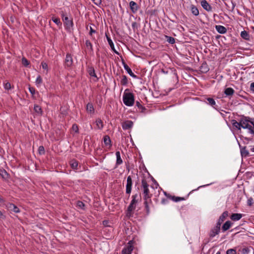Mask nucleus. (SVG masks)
<instances>
[{
  "label": "nucleus",
  "instance_id": "1",
  "mask_svg": "<svg viewBox=\"0 0 254 254\" xmlns=\"http://www.w3.org/2000/svg\"><path fill=\"white\" fill-rule=\"evenodd\" d=\"M129 89H127L125 90L123 95V102L127 106H131L134 103V97L133 94L130 92H127Z\"/></svg>",
  "mask_w": 254,
  "mask_h": 254
},
{
  "label": "nucleus",
  "instance_id": "2",
  "mask_svg": "<svg viewBox=\"0 0 254 254\" xmlns=\"http://www.w3.org/2000/svg\"><path fill=\"white\" fill-rule=\"evenodd\" d=\"M142 189V193L143 195L144 199H149L150 202H152L151 197L152 194L150 193L148 189L149 185L145 178H143L141 181V186Z\"/></svg>",
  "mask_w": 254,
  "mask_h": 254
},
{
  "label": "nucleus",
  "instance_id": "3",
  "mask_svg": "<svg viewBox=\"0 0 254 254\" xmlns=\"http://www.w3.org/2000/svg\"><path fill=\"white\" fill-rule=\"evenodd\" d=\"M251 122V119L249 117L243 116L240 120V129L241 127L246 128L250 125L249 123Z\"/></svg>",
  "mask_w": 254,
  "mask_h": 254
},
{
  "label": "nucleus",
  "instance_id": "4",
  "mask_svg": "<svg viewBox=\"0 0 254 254\" xmlns=\"http://www.w3.org/2000/svg\"><path fill=\"white\" fill-rule=\"evenodd\" d=\"M132 179L130 176H129L127 177V185H126V193L129 195H130L131 190H132Z\"/></svg>",
  "mask_w": 254,
  "mask_h": 254
},
{
  "label": "nucleus",
  "instance_id": "5",
  "mask_svg": "<svg viewBox=\"0 0 254 254\" xmlns=\"http://www.w3.org/2000/svg\"><path fill=\"white\" fill-rule=\"evenodd\" d=\"M5 205L7 209L9 211H13L15 213L20 212V209L13 203H7Z\"/></svg>",
  "mask_w": 254,
  "mask_h": 254
},
{
  "label": "nucleus",
  "instance_id": "6",
  "mask_svg": "<svg viewBox=\"0 0 254 254\" xmlns=\"http://www.w3.org/2000/svg\"><path fill=\"white\" fill-rule=\"evenodd\" d=\"M63 20L64 24H66V28L69 29L73 26V22L72 20L69 19L67 16L63 15Z\"/></svg>",
  "mask_w": 254,
  "mask_h": 254
},
{
  "label": "nucleus",
  "instance_id": "7",
  "mask_svg": "<svg viewBox=\"0 0 254 254\" xmlns=\"http://www.w3.org/2000/svg\"><path fill=\"white\" fill-rule=\"evenodd\" d=\"M220 228L216 225L214 227L211 229L209 233V237L210 238H212L216 235H218L220 232Z\"/></svg>",
  "mask_w": 254,
  "mask_h": 254
},
{
  "label": "nucleus",
  "instance_id": "8",
  "mask_svg": "<svg viewBox=\"0 0 254 254\" xmlns=\"http://www.w3.org/2000/svg\"><path fill=\"white\" fill-rule=\"evenodd\" d=\"M228 215V213L227 211H224L222 215L219 217V218L217 221L216 224V226L219 227L220 228L221 225L222 223L224 221L226 217H227Z\"/></svg>",
  "mask_w": 254,
  "mask_h": 254
},
{
  "label": "nucleus",
  "instance_id": "9",
  "mask_svg": "<svg viewBox=\"0 0 254 254\" xmlns=\"http://www.w3.org/2000/svg\"><path fill=\"white\" fill-rule=\"evenodd\" d=\"M133 122L131 121H126L122 123V127L124 129H129L133 126Z\"/></svg>",
  "mask_w": 254,
  "mask_h": 254
},
{
  "label": "nucleus",
  "instance_id": "10",
  "mask_svg": "<svg viewBox=\"0 0 254 254\" xmlns=\"http://www.w3.org/2000/svg\"><path fill=\"white\" fill-rule=\"evenodd\" d=\"M202 7L207 11L212 10V7L206 0H202L200 2Z\"/></svg>",
  "mask_w": 254,
  "mask_h": 254
},
{
  "label": "nucleus",
  "instance_id": "11",
  "mask_svg": "<svg viewBox=\"0 0 254 254\" xmlns=\"http://www.w3.org/2000/svg\"><path fill=\"white\" fill-rule=\"evenodd\" d=\"M136 206L131 203H130L127 209V216L129 217L132 216L133 211L135 209Z\"/></svg>",
  "mask_w": 254,
  "mask_h": 254
},
{
  "label": "nucleus",
  "instance_id": "12",
  "mask_svg": "<svg viewBox=\"0 0 254 254\" xmlns=\"http://www.w3.org/2000/svg\"><path fill=\"white\" fill-rule=\"evenodd\" d=\"M122 64L124 65L125 69L127 70V72L129 74V75L132 77L136 78V76L132 72L131 69L126 64L123 59H122Z\"/></svg>",
  "mask_w": 254,
  "mask_h": 254
},
{
  "label": "nucleus",
  "instance_id": "13",
  "mask_svg": "<svg viewBox=\"0 0 254 254\" xmlns=\"http://www.w3.org/2000/svg\"><path fill=\"white\" fill-rule=\"evenodd\" d=\"M129 7L132 12L134 13L137 12L139 8L137 4L133 1L129 2Z\"/></svg>",
  "mask_w": 254,
  "mask_h": 254
},
{
  "label": "nucleus",
  "instance_id": "14",
  "mask_svg": "<svg viewBox=\"0 0 254 254\" xmlns=\"http://www.w3.org/2000/svg\"><path fill=\"white\" fill-rule=\"evenodd\" d=\"M72 63L73 61L71 56L70 54H67L65 59V64L66 66L70 67L72 64Z\"/></svg>",
  "mask_w": 254,
  "mask_h": 254
},
{
  "label": "nucleus",
  "instance_id": "15",
  "mask_svg": "<svg viewBox=\"0 0 254 254\" xmlns=\"http://www.w3.org/2000/svg\"><path fill=\"white\" fill-rule=\"evenodd\" d=\"M106 38H107V40L108 42V43L111 47V48L112 49V50L117 54H118L119 55V53L118 52H117L115 49V47H114V43L112 41V40H111V39L110 38V37H109V36L106 33Z\"/></svg>",
  "mask_w": 254,
  "mask_h": 254
},
{
  "label": "nucleus",
  "instance_id": "16",
  "mask_svg": "<svg viewBox=\"0 0 254 254\" xmlns=\"http://www.w3.org/2000/svg\"><path fill=\"white\" fill-rule=\"evenodd\" d=\"M209 68L208 67V66L207 64L206 63H203L200 67V71L202 73H206L209 71Z\"/></svg>",
  "mask_w": 254,
  "mask_h": 254
},
{
  "label": "nucleus",
  "instance_id": "17",
  "mask_svg": "<svg viewBox=\"0 0 254 254\" xmlns=\"http://www.w3.org/2000/svg\"><path fill=\"white\" fill-rule=\"evenodd\" d=\"M215 29L220 34H225L227 32V29L222 25H216Z\"/></svg>",
  "mask_w": 254,
  "mask_h": 254
},
{
  "label": "nucleus",
  "instance_id": "18",
  "mask_svg": "<svg viewBox=\"0 0 254 254\" xmlns=\"http://www.w3.org/2000/svg\"><path fill=\"white\" fill-rule=\"evenodd\" d=\"M165 195L169 198L171 199L172 200L175 202H178L181 200H185L184 197H179V196H172L170 194L167 195L166 192H165Z\"/></svg>",
  "mask_w": 254,
  "mask_h": 254
},
{
  "label": "nucleus",
  "instance_id": "19",
  "mask_svg": "<svg viewBox=\"0 0 254 254\" xmlns=\"http://www.w3.org/2000/svg\"><path fill=\"white\" fill-rule=\"evenodd\" d=\"M240 147L241 154L242 156L244 157L248 156L249 155V152L247 150L246 147V146L241 147L240 145Z\"/></svg>",
  "mask_w": 254,
  "mask_h": 254
},
{
  "label": "nucleus",
  "instance_id": "20",
  "mask_svg": "<svg viewBox=\"0 0 254 254\" xmlns=\"http://www.w3.org/2000/svg\"><path fill=\"white\" fill-rule=\"evenodd\" d=\"M242 217V214L240 213H233L230 218L233 221H238L241 219V218Z\"/></svg>",
  "mask_w": 254,
  "mask_h": 254
},
{
  "label": "nucleus",
  "instance_id": "21",
  "mask_svg": "<svg viewBox=\"0 0 254 254\" xmlns=\"http://www.w3.org/2000/svg\"><path fill=\"white\" fill-rule=\"evenodd\" d=\"M232 223L230 221H226L222 226V231L223 232H225L228 230L231 226Z\"/></svg>",
  "mask_w": 254,
  "mask_h": 254
},
{
  "label": "nucleus",
  "instance_id": "22",
  "mask_svg": "<svg viewBox=\"0 0 254 254\" xmlns=\"http://www.w3.org/2000/svg\"><path fill=\"white\" fill-rule=\"evenodd\" d=\"M206 100L207 101V103L209 105L211 106L214 109H217V107H216L217 105H216V102H215V100H214V99L209 97V98H207Z\"/></svg>",
  "mask_w": 254,
  "mask_h": 254
},
{
  "label": "nucleus",
  "instance_id": "23",
  "mask_svg": "<svg viewBox=\"0 0 254 254\" xmlns=\"http://www.w3.org/2000/svg\"><path fill=\"white\" fill-rule=\"evenodd\" d=\"M86 111L88 113L93 114L94 113V108L93 105L91 103H88L86 105Z\"/></svg>",
  "mask_w": 254,
  "mask_h": 254
},
{
  "label": "nucleus",
  "instance_id": "24",
  "mask_svg": "<svg viewBox=\"0 0 254 254\" xmlns=\"http://www.w3.org/2000/svg\"><path fill=\"white\" fill-rule=\"evenodd\" d=\"M116 155L117 157L116 165H119L123 163V160L121 157L120 151H117L116 152Z\"/></svg>",
  "mask_w": 254,
  "mask_h": 254
},
{
  "label": "nucleus",
  "instance_id": "25",
  "mask_svg": "<svg viewBox=\"0 0 254 254\" xmlns=\"http://www.w3.org/2000/svg\"><path fill=\"white\" fill-rule=\"evenodd\" d=\"M234 90L233 88L229 87L225 89L224 93L227 96H231L234 94Z\"/></svg>",
  "mask_w": 254,
  "mask_h": 254
},
{
  "label": "nucleus",
  "instance_id": "26",
  "mask_svg": "<svg viewBox=\"0 0 254 254\" xmlns=\"http://www.w3.org/2000/svg\"><path fill=\"white\" fill-rule=\"evenodd\" d=\"M0 175L4 180H6L8 178V173L4 169H0Z\"/></svg>",
  "mask_w": 254,
  "mask_h": 254
},
{
  "label": "nucleus",
  "instance_id": "27",
  "mask_svg": "<svg viewBox=\"0 0 254 254\" xmlns=\"http://www.w3.org/2000/svg\"><path fill=\"white\" fill-rule=\"evenodd\" d=\"M87 71L89 73V74L91 76L96 77L95 72V69L93 67L90 66L88 67Z\"/></svg>",
  "mask_w": 254,
  "mask_h": 254
},
{
  "label": "nucleus",
  "instance_id": "28",
  "mask_svg": "<svg viewBox=\"0 0 254 254\" xmlns=\"http://www.w3.org/2000/svg\"><path fill=\"white\" fill-rule=\"evenodd\" d=\"M144 200H145L144 204L145 205V209L146 211V213L147 214H148L150 212L149 207L148 204L150 202H149V199H144Z\"/></svg>",
  "mask_w": 254,
  "mask_h": 254
},
{
  "label": "nucleus",
  "instance_id": "29",
  "mask_svg": "<svg viewBox=\"0 0 254 254\" xmlns=\"http://www.w3.org/2000/svg\"><path fill=\"white\" fill-rule=\"evenodd\" d=\"M96 126L98 129H102L103 127V123L102 121L98 119L96 121Z\"/></svg>",
  "mask_w": 254,
  "mask_h": 254
},
{
  "label": "nucleus",
  "instance_id": "30",
  "mask_svg": "<svg viewBox=\"0 0 254 254\" xmlns=\"http://www.w3.org/2000/svg\"><path fill=\"white\" fill-rule=\"evenodd\" d=\"M241 37L245 39V40H249L250 38V35L246 31L244 30L241 32Z\"/></svg>",
  "mask_w": 254,
  "mask_h": 254
},
{
  "label": "nucleus",
  "instance_id": "31",
  "mask_svg": "<svg viewBox=\"0 0 254 254\" xmlns=\"http://www.w3.org/2000/svg\"><path fill=\"white\" fill-rule=\"evenodd\" d=\"M138 197V195L137 193H136V194L132 195V200H131L130 203H131L132 204H133L134 205H136V204L138 202V199H137V198Z\"/></svg>",
  "mask_w": 254,
  "mask_h": 254
},
{
  "label": "nucleus",
  "instance_id": "32",
  "mask_svg": "<svg viewBox=\"0 0 254 254\" xmlns=\"http://www.w3.org/2000/svg\"><path fill=\"white\" fill-rule=\"evenodd\" d=\"M191 11L192 13L195 16H197L199 14V10L196 7L192 5L191 7Z\"/></svg>",
  "mask_w": 254,
  "mask_h": 254
},
{
  "label": "nucleus",
  "instance_id": "33",
  "mask_svg": "<svg viewBox=\"0 0 254 254\" xmlns=\"http://www.w3.org/2000/svg\"><path fill=\"white\" fill-rule=\"evenodd\" d=\"M231 123L233 127H235L238 129L240 130V121L238 122L237 121L235 120H232Z\"/></svg>",
  "mask_w": 254,
  "mask_h": 254
},
{
  "label": "nucleus",
  "instance_id": "34",
  "mask_svg": "<svg viewBox=\"0 0 254 254\" xmlns=\"http://www.w3.org/2000/svg\"><path fill=\"white\" fill-rule=\"evenodd\" d=\"M70 165L71 167L73 169L75 170V169H77L78 163L76 160H71L70 162Z\"/></svg>",
  "mask_w": 254,
  "mask_h": 254
},
{
  "label": "nucleus",
  "instance_id": "35",
  "mask_svg": "<svg viewBox=\"0 0 254 254\" xmlns=\"http://www.w3.org/2000/svg\"><path fill=\"white\" fill-rule=\"evenodd\" d=\"M21 63L22 65L25 67H27L30 64V62L25 57L22 58Z\"/></svg>",
  "mask_w": 254,
  "mask_h": 254
},
{
  "label": "nucleus",
  "instance_id": "36",
  "mask_svg": "<svg viewBox=\"0 0 254 254\" xmlns=\"http://www.w3.org/2000/svg\"><path fill=\"white\" fill-rule=\"evenodd\" d=\"M104 142L106 145L111 144V141L109 136L106 135L104 137Z\"/></svg>",
  "mask_w": 254,
  "mask_h": 254
},
{
  "label": "nucleus",
  "instance_id": "37",
  "mask_svg": "<svg viewBox=\"0 0 254 254\" xmlns=\"http://www.w3.org/2000/svg\"><path fill=\"white\" fill-rule=\"evenodd\" d=\"M122 77L123 78L121 81V84L122 85H126L128 83L127 77L125 75H123Z\"/></svg>",
  "mask_w": 254,
  "mask_h": 254
},
{
  "label": "nucleus",
  "instance_id": "38",
  "mask_svg": "<svg viewBox=\"0 0 254 254\" xmlns=\"http://www.w3.org/2000/svg\"><path fill=\"white\" fill-rule=\"evenodd\" d=\"M29 90L30 92L31 93L32 97L33 98H35L36 97L35 96V95L36 94V91H35V88L33 87H31L29 86Z\"/></svg>",
  "mask_w": 254,
  "mask_h": 254
},
{
  "label": "nucleus",
  "instance_id": "39",
  "mask_svg": "<svg viewBox=\"0 0 254 254\" xmlns=\"http://www.w3.org/2000/svg\"><path fill=\"white\" fill-rule=\"evenodd\" d=\"M166 38L167 39V41L170 44H174L175 42V39L172 37H170L168 36H166Z\"/></svg>",
  "mask_w": 254,
  "mask_h": 254
},
{
  "label": "nucleus",
  "instance_id": "40",
  "mask_svg": "<svg viewBox=\"0 0 254 254\" xmlns=\"http://www.w3.org/2000/svg\"><path fill=\"white\" fill-rule=\"evenodd\" d=\"M136 106L139 109H141V112H144L146 110L145 108L143 107L138 101L136 102Z\"/></svg>",
  "mask_w": 254,
  "mask_h": 254
},
{
  "label": "nucleus",
  "instance_id": "41",
  "mask_svg": "<svg viewBox=\"0 0 254 254\" xmlns=\"http://www.w3.org/2000/svg\"><path fill=\"white\" fill-rule=\"evenodd\" d=\"M86 47L89 49L91 51H93L92 45L89 40H86L85 42Z\"/></svg>",
  "mask_w": 254,
  "mask_h": 254
},
{
  "label": "nucleus",
  "instance_id": "42",
  "mask_svg": "<svg viewBox=\"0 0 254 254\" xmlns=\"http://www.w3.org/2000/svg\"><path fill=\"white\" fill-rule=\"evenodd\" d=\"M123 250H126V253L131 254V252L133 250L132 247L130 245L128 246L127 248L123 249Z\"/></svg>",
  "mask_w": 254,
  "mask_h": 254
},
{
  "label": "nucleus",
  "instance_id": "43",
  "mask_svg": "<svg viewBox=\"0 0 254 254\" xmlns=\"http://www.w3.org/2000/svg\"><path fill=\"white\" fill-rule=\"evenodd\" d=\"M247 204H248V205L249 206H253V205L254 204V199L252 197H250L248 199Z\"/></svg>",
  "mask_w": 254,
  "mask_h": 254
},
{
  "label": "nucleus",
  "instance_id": "44",
  "mask_svg": "<svg viewBox=\"0 0 254 254\" xmlns=\"http://www.w3.org/2000/svg\"><path fill=\"white\" fill-rule=\"evenodd\" d=\"M38 152L40 154H44L45 153V149L43 146H40L38 149Z\"/></svg>",
  "mask_w": 254,
  "mask_h": 254
},
{
  "label": "nucleus",
  "instance_id": "45",
  "mask_svg": "<svg viewBox=\"0 0 254 254\" xmlns=\"http://www.w3.org/2000/svg\"><path fill=\"white\" fill-rule=\"evenodd\" d=\"M246 128H248L249 129V132L250 133H251L253 135L254 134V129L251 125H249L248 126V127H247Z\"/></svg>",
  "mask_w": 254,
  "mask_h": 254
},
{
  "label": "nucleus",
  "instance_id": "46",
  "mask_svg": "<svg viewBox=\"0 0 254 254\" xmlns=\"http://www.w3.org/2000/svg\"><path fill=\"white\" fill-rule=\"evenodd\" d=\"M226 254H236V251L234 249H229L227 251Z\"/></svg>",
  "mask_w": 254,
  "mask_h": 254
},
{
  "label": "nucleus",
  "instance_id": "47",
  "mask_svg": "<svg viewBox=\"0 0 254 254\" xmlns=\"http://www.w3.org/2000/svg\"><path fill=\"white\" fill-rule=\"evenodd\" d=\"M77 205L79 208H81V209H84V207L85 206L84 203L81 201H78L77 202Z\"/></svg>",
  "mask_w": 254,
  "mask_h": 254
},
{
  "label": "nucleus",
  "instance_id": "48",
  "mask_svg": "<svg viewBox=\"0 0 254 254\" xmlns=\"http://www.w3.org/2000/svg\"><path fill=\"white\" fill-rule=\"evenodd\" d=\"M4 87L6 90H9L11 88V84L9 82H7L4 85Z\"/></svg>",
  "mask_w": 254,
  "mask_h": 254
},
{
  "label": "nucleus",
  "instance_id": "49",
  "mask_svg": "<svg viewBox=\"0 0 254 254\" xmlns=\"http://www.w3.org/2000/svg\"><path fill=\"white\" fill-rule=\"evenodd\" d=\"M72 129L75 132H78V127L76 124H73L72 125Z\"/></svg>",
  "mask_w": 254,
  "mask_h": 254
},
{
  "label": "nucleus",
  "instance_id": "50",
  "mask_svg": "<svg viewBox=\"0 0 254 254\" xmlns=\"http://www.w3.org/2000/svg\"><path fill=\"white\" fill-rule=\"evenodd\" d=\"M42 79L41 77L39 75L37 77V78L36 79V83L37 84H40L42 83Z\"/></svg>",
  "mask_w": 254,
  "mask_h": 254
},
{
  "label": "nucleus",
  "instance_id": "51",
  "mask_svg": "<svg viewBox=\"0 0 254 254\" xmlns=\"http://www.w3.org/2000/svg\"><path fill=\"white\" fill-rule=\"evenodd\" d=\"M53 21L56 23L57 25H59V24H61L60 20L58 18H53Z\"/></svg>",
  "mask_w": 254,
  "mask_h": 254
},
{
  "label": "nucleus",
  "instance_id": "52",
  "mask_svg": "<svg viewBox=\"0 0 254 254\" xmlns=\"http://www.w3.org/2000/svg\"><path fill=\"white\" fill-rule=\"evenodd\" d=\"M34 110L35 112L37 113H39L40 111L41 110V109L40 106L36 105L34 106Z\"/></svg>",
  "mask_w": 254,
  "mask_h": 254
},
{
  "label": "nucleus",
  "instance_id": "53",
  "mask_svg": "<svg viewBox=\"0 0 254 254\" xmlns=\"http://www.w3.org/2000/svg\"><path fill=\"white\" fill-rule=\"evenodd\" d=\"M131 26L134 30L135 29L137 28V23L136 22H133L132 23Z\"/></svg>",
  "mask_w": 254,
  "mask_h": 254
},
{
  "label": "nucleus",
  "instance_id": "54",
  "mask_svg": "<svg viewBox=\"0 0 254 254\" xmlns=\"http://www.w3.org/2000/svg\"><path fill=\"white\" fill-rule=\"evenodd\" d=\"M93 2L96 5H99L101 3V0H92Z\"/></svg>",
  "mask_w": 254,
  "mask_h": 254
},
{
  "label": "nucleus",
  "instance_id": "55",
  "mask_svg": "<svg viewBox=\"0 0 254 254\" xmlns=\"http://www.w3.org/2000/svg\"><path fill=\"white\" fill-rule=\"evenodd\" d=\"M42 65L43 69H48V64L46 63H42Z\"/></svg>",
  "mask_w": 254,
  "mask_h": 254
},
{
  "label": "nucleus",
  "instance_id": "56",
  "mask_svg": "<svg viewBox=\"0 0 254 254\" xmlns=\"http://www.w3.org/2000/svg\"><path fill=\"white\" fill-rule=\"evenodd\" d=\"M168 202V199L167 198H162L161 200V203L162 204H166Z\"/></svg>",
  "mask_w": 254,
  "mask_h": 254
},
{
  "label": "nucleus",
  "instance_id": "57",
  "mask_svg": "<svg viewBox=\"0 0 254 254\" xmlns=\"http://www.w3.org/2000/svg\"><path fill=\"white\" fill-rule=\"evenodd\" d=\"M95 32H96L95 30H94L91 27H90L89 34L90 35H92L93 33H94Z\"/></svg>",
  "mask_w": 254,
  "mask_h": 254
},
{
  "label": "nucleus",
  "instance_id": "58",
  "mask_svg": "<svg viewBox=\"0 0 254 254\" xmlns=\"http://www.w3.org/2000/svg\"><path fill=\"white\" fill-rule=\"evenodd\" d=\"M250 89L251 91L254 92V82H253L251 84Z\"/></svg>",
  "mask_w": 254,
  "mask_h": 254
},
{
  "label": "nucleus",
  "instance_id": "59",
  "mask_svg": "<svg viewBox=\"0 0 254 254\" xmlns=\"http://www.w3.org/2000/svg\"><path fill=\"white\" fill-rule=\"evenodd\" d=\"M5 216L3 215V214L0 211V219H5Z\"/></svg>",
  "mask_w": 254,
  "mask_h": 254
},
{
  "label": "nucleus",
  "instance_id": "60",
  "mask_svg": "<svg viewBox=\"0 0 254 254\" xmlns=\"http://www.w3.org/2000/svg\"><path fill=\"white\" fill-rule=\"evenodd\" d=\"M108 223V221H103V224L105 226H107V224Z\"/></svg>",
  "mask_w": 254,
  "mask_h": 254
},
{
  "label": "nucleus",
  "instance_id": "61",
  "mask_svg": "<svg viewBox=\"0 0 254 254\" xmlns=\"http://www.w3.org/2000/svg\"><path fill=\"white\" fill-rule=\"evenodd\" d=\"M122 254H128L126 253V250H123L122 251Z\"/></svg>",
  "mask_w": 254,
  "mask_h": 254
},
{
  "label": "nucleus",
  "instance_id": "62",
  "mask_svg": "<svg viewBox=\"0 0 254 254\" xmlns=\"http://www.w3.org/2000/svg\"><path fill=\"white\" fill-rule=\"evenodd\" d=\"M4 202V199L0 196V203Z\"/></svg>",
  "mask_w": 254,
  "mask_h": 254
},
{
  "label": "nucleus",
  "instance_id": "63",
  "mask_svg": "<svg viewBox=\"0 0 254 254\" xmlns=\"http://www.w3.org/2000/svg\"><path fill=\"white\" fill-rule=\"evenodd\" d=\"M251 150L252 152H254V146L253 148H252L251 149Z\"/></svg>",
  "mask_w": 254,
  "mask_h": 254
},
{
  "label": "nucleus",
  "instance_id": "64",
  "mask_svg": "<svg viewBox=\"0 0 254 254\" xmlns=\"http://www.w3.org/2000/svg\"><path fill=\"white\" fill-rule=\"evenodd\" d=\"M216 254H221V253L220 251H218Z\"/></svg>",
  "mask_w": 254,
  "mask_h": 254
}]
</instances>
